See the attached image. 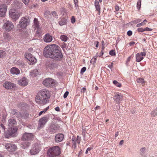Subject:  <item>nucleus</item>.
<instances>
[{
    "label": "nucleus",
    "instance_id": "56",
    "mask_svg": "<svg viewBox=\"0 0 157 157\" xmlns=\"http://www.w3.org/2000/svg\"><path fill=\"white\" fill-rule=\"evenodd\" d=\"M95 8H96V10H100V5L99 6H95Z\"/></svg>",
    "mask_w": 157,
    "mask_h": 157
},
{
    "label": "nucleus",
    "instance_id": "18",
    "mask_svg": "<svg viewBox=\"0 0 157 157\" xmlns=\"http://www.w3.org/2000/svg\"><path fill=\"white\" fill-rule=\"evenodd\" d=\"M44 40L46 42H50L52 40V37L48 34H46L44 37Z\"/></svg>",
    "mask_w": 157,
    "mask_h": 157
},
{
    "label": "nucleus",
    "instance_id": "7",
    "mask_svg": "<svg viewBox=\"0 0 157 157\" xmlns=\"http://www.w3.org/2000/svg\"><path fill=\"white\" fill-rule=\"evenodd\" d=\"M14 25L13 23L9 21H4V24L3 25V28L5 29L7 31H10L13 29Z\"/></svg>",
    "mask_w": 157,
    "mask_h": 157
},
{
    "label": "nucleus",
    "instance_id": "34",
    "mask_svg": "<svg viewBox=\"0 0 157 157\" xmlns=\"http://www.w3.org/2000/svg\"><path fill=\"white\" fill-rule=\"evenodd\" d=\"M137 81L138 83L143 84L144 83V81L143 79L141 78H139L137 79Z\"/></svg>",
    "mask_w": 157,
    "mask_h": 157
},
{
    "label": "nucleus",
    "instance_id": "49",
    "mask_svg": "<svg viewBox=\"0 0 157 157\" xmlns=\"http://www.w3.org/2000/svg\"><path fill=\"white\" fill-rule=\"evenodd\" d=\"M127 33L128 36H131L132 34V32L131 30H129L128 31Z\"/></svg>",
    "mask_w": 157,
    "mask_h": 157
},
{
    "label": "nucleus",
    "instance_id": "41",
    "mask_svg": "<svg viewBox=\"0 0 157 157\" xmlns=\"http://www.w3.org/2000/svg\"><path fill=\"white\" fill-rule=\"evenodd\" d=\"M1 128L2 130L3 131H4L5 129V127L4 126V125L2 124H0V128Z\"/></svg>",
    "mask_w": 157,
    "mask_h": 157
},
{
    "label": "nucleus",
    "instance_id": "30",
    "mask_svg": "<svg viewBox=\"0 0 157 157\" xmlns=\"http://www.w3.org/2000/svg\"><path fill=\"white\" fill-rule=\"evenodd\" d=\"M151 115L152 117H155L157 115V108L151 113Z\"/></svg>",
    "mask_w": 157,
    "mask_h": 157
},
{
    "label": "nucleus",
    "instance_id": "59",
    "mask_svg": "<svg viewBox=\"0 0 157 157\" xmlns=\"http://www.w3.org/2000/svg\"><path fill=\"white\" fill-rule=\"evenodd\" d=\"M55 110L58 112L60 111V109L59 107H57L55 108Z\"/></svg>",
    "mask_w": 157,
    "mask_h": 157
},
{
    "label": "nucleus",
    "instance_id": "3",
    "mask_svg": "<svg viewBox=\"0 0 157 157\" xmlns=\"http://www.w3.org/2000/svg\"><path fill=\"white\" fill-rule=\"evenodd\" d=\"M17 122L15 119L10 118L8 121L9 128L8 132L5 134V136L9 138L11 136H14V134L17 131L18 128L16 126Z\"/></svg>",
    "mask_w": 157,
    "mask_h": 157
},
{
    "label": "nucleus",
    "instance_id": "26",
    "mask_svg": "<svg viewBox=\"0 0 157 157\" xmlns=\"http://www.w3.org/2000/svg\"><path fill=\"white\" fill-rule=\"evenodd\" d=\"M144 57L140 55L139 53H138L136 55V61L137 62H140L143 59Z\"/></svg>",
    "mask_w": 157,
    "mask_h": 157
},
{
    "label": "nucleus",
    "instance_id": "27",
    "mask_svg": "<svg viewBox=\"0 0 157 157\" xmlns=\"http://www.w3.org/2000/svg\"><path fill=\"white\" fill-rule=\"evenodd\" d=\"M60 39L63 41L66 42L67 41L68 38L67 36L65 35H62L60 36Z\"/></svg>",
    "mask_w": 157,
    "mask_h": 157
},
{
    "label": "nucleus",
    "instance_id": "31",
    "mask_svg": "<svg viewBox=\"0 0 157 157\" xmlns=\"http://www.w3.org/2000/svg\"><path fill=\"white\" fill-rule=\"evenodd\" d=\"M113 84L117 86L118 87H121V83H119L116 80H114L113 82Z\"/></svg>",
    "mask_w": 157,
    "mask_h": 157
},
{
    "label": "nucleus",
    "instance_id": "46",
    "mask_svg": "<svg viewBox=\"0 0 157 157\" xmlns=\"http://www.w3.org/2000/svg\"><path fill=\"white\" fill-rule=\"evenodd\" d=\"M145 31H150L152 30V29L149 28L148 27H146V28H144Z\"/></svg>",
    "mask_w": 157,
    "mask_h": 157
},
{
    "label": "nucleus",
    "instance_id": "11",
    "mask_svg": "<svg viewBox=\"0 0 157 157\" xmlns=\"http://www.w3.org/2000/svg\"><path fill=\"white\" fill-rule=\"evenodd\" d=\"M40 151L37 144H35L32 145L30 151V153L31 155H35L38 154Z\"/></svg>",
    "mask_w": 157,
    "mask_h": 157
},
{
    "label": "nucleus",
    "instance_id": "9",
    "mask_svg": "<svg viewBox=\"0 0 157 157\" xmlns=\"http://www.w3.org/2000/svg\"><path fill=\"white\" fill-rule=\"evenodd\" d=\"M35 138V136L32 133H25L22 137L23 140L30 141L33 140Z\"/></svg>",
    "mask_w": 157,
    "mask_h": 157
},
{
    "label": "nucleus",
    "instance_id": "5",
    "mask_svg": "<svg viewBox=\"0 0 157 157\" xmlns=\"http://www.w3.org/2000/svg\"><path fill=\"white\" fill-rule=\"evenodd\" d=\"M30 20L25 17L21 18L19 22L18 25L22 29H25L29 24Z\"/></svg>",
    "mask_w": 157,
    "mask_h": 157
},
{
    "label": "nucleus",
    "instance_id": "8",
    "mask_svg": "<svg viewBox=\"0 0 157 157\" xmlns=\"http://www.w3.org/2000/svg\"><path fill=\"white\" fill-rule=\"evenodd\" d=\"M55 81L50 78H48L45 79L43 82V84L48 87H51L54 85Z\"/></svg>",
    "mask_w": 157,
    "mask_h": 157
},
{
    "label": "nucleus",
    "instance_id": "20",
    "mask_svg": "<svg viewBox=\"0 0 157 157\" xmlns=\"http://www.w3.org/2000/svg\"><path fill=\"white\" fill-rule=\"evenodd\" d=\"M25 141V142H22L21 144V146L22 148L25 149L31 145V143L29 141Z\"/></svg>",
    "mask_w": 157,
    "mask_h": 157
},
{
    "label": "nucleus",
    "instance_id": "60",
    "mask_svg": "<svg viewBox=\"0 0 157 157\" xmlns=\"http://www.w3.org/2000/svg\"><path fill=\"white\" fill-rule=\"evenodd\" d=\"M141 19H138L137 20H135L134 21V22H135L138 23V22H141Z\"/></svg>",
    "mask_w": 157,
    "mask_h": 157
},
{
    "label": "nucleus",
    "instance_id": "23",
    "mask_svg": "<svg viewBox=\"0 0 157 157\" xmlns=\"http://www.w3.org/2000/svg\"><path fill=\"white\" fill-rule=\"evenodd\" d=\"M10 15L11 17L15 21L18 19L20 17L19 13H12Z\"/></svg>",
    "mask_w": 157,
    "mask_h": 157
},
{
    "label": "nucleus",
    "instance_id": "64",
    "mask_svg": "<svg viewBox=\"0 0 157 157\" xmlns=\"http://www.w3.org/2000/svg\"><path fill=\"white\" fill-rule=\"evenodd\" d=\"M95 43H96V47H98V45H99L98 42L97 41H96V42H95Z\"/></svg>",
    "mask_w": 157,
    "mask_h": 157
},
{
    "label": "nucleus",
    "instance_id": "6",
    "mask_svg": "<svg viewBox=\"0 0 157 157\" xmlns=\"http://www.w3.org/2000/svg\"><path fill=\"white\" fill-rule=\"evenodd\" d=\"M53 115L51 114L47 115L41 118L39 120L38 128L43 127L46 123L50 119V117H52Z\"/></svg>",
    "mask_w": 157,
    "mask_h": 157
},
{
    "label": "nucleus",
    "instance_id": "62",
    "mask_svg": "<svg viewBox=\"0 0 157 157\" xmlns=\"http://www.w3.org/2000/svg\"><path fill=\"white\" fill-rule=\"evenodd\" d=\"M115 9L117 11H118L119 10V6H116Z\"/></svg>",
    "mask_w": 157,
    "mask_h": 157
},
{
    "label": "nucleus",
    "instance_id": "33",
    "mask_svg": "<svg viewBox=\"0 0 157 157\" xmlns=\"http://www.w3.org/2000/svg\"><path fill=\"white\" fill-rule=\"evenodd\" d=\"M6 56V53L4 51L0 50V58H2Z\"/></svg>",
    "mask_w": 157,
    "mask_h": 157
},
{
    "label": "nucleus",
    "instance_id": "14",
    "mask_svg": "<svg viewBox=\"0 0 157 157\" xmlns=\"http://www.w3.org/2000/svg\"><path fill=\"white\" fill-rule=\"evenodd\" d=\"M3 86L6 89L14 88L16 87L15 84L10 82H6L3 84Z\"/></svg>",
    "mask_w": 157,
    "mask_h": 157
},
{
    "label": "nucleus",
    "instance_id": "22",
    "mask_svg": "<svg viewBox=\"0 0 157 157\" xmlns=\"http://www.w3.org/2000/svg\"><path fill=\"white\" fill-rule=\"evenodd\" d=\"M34 25L35 26V28L36 29V32L38 33H40V32L38 31V30L39 29V25L38 20L37 18H35L34 20Z\"/></svg>",
    "mask_w": 157,
    "mask_h": 157
},
{
    "label": "nucleus",
    "instance_id": "24",
    "mask_svg": "<svg viewBox=\"0 0 157 157\" xmlns=\"http://www.w3.org/2000/svg\"><path fill=\"white\" fill-rule=\"evenodd\" d=\"M123 97L121 94H118L114 97V99L116 102H119L120 101L122 100Z\"/></svg>",
    "mask_w": 157,
    "mask_h": 157
},
{
    "label": "nucleus",
    "instance_id": "43",
    "mask_svg": "<svg viewBox=\"0 0 157 157\" xmlns=\"http://www.w3.org/2000/svg\"><path fill=\"white\" fill-rule=\"evenodd\" d=\"M86 70V68L85 67H83L81 70V73H83Z\"/></svg>",
    "mask_w": 157,
    "mask_h": 157
},
{
    "label": "nucleus",
    "instance_id": "45",
    "mask_svg": "<svg viewBox=\"0 0 157 157\" xmlns=\"http://www.w3.org/2000/svg\"><path fill=\"white\" fill-rule=\"evenodd\" d=\"M69 94V92L68 91H66L64 93L63 95V98H66L67 97V95Z\"/></svg>",
    "mask_w": 157,
    "mask_h": 157
},
{
    "label": "nucleus",
    "instance_id": "2",
    "mask_svg": "<svg viewBox=\"0 0 157 157\" xmlns=\"http://www.w3.org/2000/svg\"><path fill=\"white\" fill-rule=\"evenodd\" d=\"M50 97L49 91L46 89L40 91L36 97V102L40 104H45L48 102Z\"/></svg>",
    "mask_w": 157,
    "mask_h": 157
},
{
    "label": "nucleus",
    "instance_id": "25",
    "mask_svg": "<svg viewBox=\"0 0 157 157\" xmlns=\"http://www.w3.org/2000/svg\"><path fill=\"white\" fill-rule=\"evenodd\" d=\"M3 36L5 40L8 41L11 38V36L9 33H4L3 34Z\"/></svg>",
    "mask_w": 157,
    "mask_h": 157
},
{
    "label": "nucleus",
    "instance_id": "28",
    "mask_svg": "<svg viewBox=\"0 0 157 157\" xmlns=\"http://www.w3.org/2000/svg\"><path fill=\"white\" fill-rule=\"evenodd\" d=\"M38 70L37 69H35L32 71L30 72V74L33 76H36L38 75Z\"/></svg>",
    "mask_w": 157,
    "mask_h": 157
},
{
    "label": "nucleus",
    "instance_id": "36",
    "mask_svg": "<svg viewBox=\"0 0 157 157\" xmlns=\"http://www.w3.org/2000/svg\"><path fill=\"white\" fill-rule=\"evenodd\" d=\"M141 0H139L137 2V7L138 9L140 10V8L141 6Z\"/></svg>",
    "mask_w": 157,
    "mask_h": 157
},
{
    "label": "nucleus",
    "instance_id": "52",
    "mask_svg": "<svg viewBox=\"0 0 157 157\" xmlns=\"http://www.w3.org/2000/svg\"><path fill=\"white\" fill-rule=\"evenodd\" d=\"M145 147H143V148H142L141 149H140V151L142 153H144V152L145 151Z\"/></svg>",
    "mask_w": 157,
    "mask_h": 157
},
{
    "label": "nucleus",
    "instance_id": "40",
    "mask_svg": "<svg viewBox=\"0 0 157 157\" xmlns=\"http://www.w3.org/2000/svg\"><path fill=\"white\" fill-rule=\"evenodd\" d=\"M137 30L139 32H143L145 31L144 29H143L142 28H139Z\"/></svg>",
    "mask_w": 157,
    "mask_h": 157
},
{
    "label": "nucleus",
    "instance_id": "1",
    "mask_svg": "<svg viewBox=\"0 0 157 157\" xmlns=\"http://www.w3.org/2000/svg\"><path fill=\"white\" fill-rule=\"evenodd\" d=\"M44 56L56 61H60L63 58V55L59 47L55 44L48 45L45 47L43 52Z\"/></svg>",
    "mask_w": 157,
    "mask_h": 157
},
{
    "label": "nucleus",
    "instance_id": "19",
    "mask_svg": "<svg viewBox=\"0 0 157 157\" xmlns=\"http://www.w3.org/2000/svg\"><path fill=\"white\" fill-rule=\"evenodd\" d=\"M48 129L50 132H55L57 129V127L55 124L52 123L49 126Z\"/></svg>",
    "mask_w": 157,
    "mask_h": 157
},
{
    "label": "nucleus",
    "instance_id": "39",
    "mask_svg": "<svg viewBox=\"0 0 157 157\" xmlns=\"http://www.w3.org/2000/svg\"><path fill=\"white\" fill-rule=\"evenodd\" d=\"M52 15L53 16V17H55L56 18L57 17V14L56 13L55 11L52 12Z\"/></svg>",
    "mask_w": 157,
    "mask_h": 157
},
{
    "label": "nucleus",
    "instance_id": "4",
    "mask_svg": "<svg viewBox=\"0 0 157 157\" xmlns=\"http://www.w3.org/2000/svg\"><path fill=\"white\" fill-rule=\"evenodd\" d=\"M61 153L60 147L58 146H54L50 147L48 150L47 154L49 157H56Z\"/></svg>",
    "mask_w": 157,
    "mask_h": 157
},
{
    "label": "nucleus",
    "instance_id": "35",
    "mask_svg": "<svg viewBox=\"0 0 157 157\" xmlns=\"http://www.w3.org/2000/svg\"><path fill=\"white\" fill-rule=\"evenodd\" d=\"M98 57L97 56H94L93 59H92L90 61V63H95L97 60V58Z\"/></svg>",
    "mask_w": 157,
    "mask_h": 157
},
{
    "label": "nucleus",
    "instance_id": "21",
    "mask_svg": "<svg viewBox=\"0 0 157 157\" xmlns=\"http://www.w3.org/2000/svg\"><path fill=\"white\" fill-rule=\"evenodd\" d=\"M11 73L13 75H17L20 73V71L18 69L15 67L11 68L10 71Z\"/></svg>",
    "mask_w": 157,
    "mask_h": 157
},
{
    "label": "nucleus",
    "instance_id": "57",
    "mask_svg": "<svg viewBox=\"0 0 157 157\" xmlns=\"http://www.w3.org/2000/svg\"><path fill=\"white\" fill-rule=\"evenodd\" d=\"M135 44V42L134 41H131L129 43V45L130 46H132L134 45Z\"/></svg>",
    "mask_w": 157,
    "mask_h": 157
},
{
    "label": "nucleus",
    "instance_id": "37",
    "mask_svg": "<svg viewBox=\"0 0 157 157\" xmlns=\"http://www.w3.org/2000/svg\"><path fill=\"white\" fill-rule=\"evenodd\" d=\"M109 54L112 56H115V51L112 50H111L109 52Z\"/></svg>",
    "mask_w": 157,
    "mask_h": 157
},
{
    "label": "nucleus",
    "instance_id": "17",
    "mask_svg": "<svg viewBox=\"0 0 157 157\" xmlns=\"http://www.w3.org/2000/svg\"><path fill=\"white\" fill-rule=\"evenodd\" d=\"M10 115L12 116L15 115L17 117L19 118L21 117V114L17 110L13 109L11 110Z\"/></svg>",
    "mask_w": 157,
    "mask_h": 157
},
{
    "label": "nucleus",
    "instance_id": "13",
    "mask_svg": "<svg viewBox=\"0 0 157 157\" xmlns=\"http://www.w3.org/2000/svg\"><path fill=\"white\" fill-rule=\"evenodd\" d=\"M25 57L31 63H35L36 61V59L29 53H26L25 54Z\"/></svg>",
    "mask_w": 157,
    "mask_h": 157
},
{
    "label": "nucleus",
    "instance_id": "29",
    "mask_svg": "<svg viewBox=\"0 0 157 157\" xmlns=\"http://www.w3.org/2000/svg\"><path fill=\"white\" fill-rule=\"evenodd\" d=\"M66 22L67 20L63 18L59 22V23L60 25H63L65 24L66 23Z\"/></svg>",
    "mask_w": 157,
    "mask_h": 157
},
{
    "label": "nucleus",
    "instance_id": "15",
    "mask_svg": "<svg viewBox=\"0 0 157 157\" xmlns=\"http://www.w3.org/2000/svg\"><path fill=\"white\" fill-rule=\"evenodd\" d=\"M64 138V136L63 134L59 133L56 135L55 139V141L59 143L62 141Z\"/></svg>",
    "mask_w": 157,
    "mask_h": 157
},
{
    "label": "nucleus",
    "instance_id": "54",
    "mask_svg": "<svg viewBox=\"0 0 157 157\" xmlns=\"http://www.w3.org/2000/svg\"><path fill=\"white\" fill-rule=\"evenodd\" d=\"M146 53L145 52H142L140 53V55L141 56H146Z\"/></svg>",
    "mask_w": 157,
    "mask_h": 157
},
{
    "label": "nucleus",
    "instance_id": "48",
    "mask_svg": "<svg viewBox=\"0 0 157 157\" xmlns=\"http://www.w3.org/2000/svg\"><path fill=\"white\" fill-rule=\"evenodd\" d=\"M94 5L95 6H98L99 5V2L97 0H95L94 2Z\"/></svg>",
    "mask_w": 157,
    "mask_h": 157
},
{
    "label": "nucleus",
    "instance_id": "10",
    "mask_svg": "<svg viewBox=\"0 0 157 157\" xmlns=\"http://www.w3.org/2000/svg\"><path fill=\"white\" fill-rule=\"evenodd\" d=\"M7 6L5 4H0V17H4L7 11Z\"/></svg>",
    "mask_w": 157,
    "mask_h": 157
},
{
    "label": "nucleus",
    "instance_id": "53",
    "mask_svg": "<svg viewBox=\"0 0 157 157\" xmlns=\"http://www.w3.org/2000/svg\"><path fill=\"white\" fill-rule=\"evenodd\" d=\"M82 90H81V92H82L83 93H84L86 91V89L85 87H83L82 88Z\"/></svg>",
    "mask_w": 157,
    "mask_h": 157
},
{
    "label": "nucleus",
    "instance_id": "16",
    "mask_svg": "<svg viewBox=\"0 0 157 157\" xmlns=\"http://www.w3.org/2000/svg\"><path fill=\"white\" fill-rule=\"evenodd\" d=\"M18 82L19 85L22 86H25L28 84L27 80L26 78L24 77L18 80Z\"/></svg>",
    "mask_w": 157,
    "mask_h": 157
},
{
    "label": "nucleus",
    "instance_id": "51",
    "mask_svg": "<svg viewBox=\"0 0 157 157\" xmlns=\"http://www.w3.org/2000/svg\"><path fill=\"white\" fill-rule=\"evenodd\" d=\"M75 18L73 16L72 17V18L71 19V22L73 23L75 22Z\"/></svg>",
    "mask_w": 157,
    "mask_h": 157
},
{
    "label": "nucleus",
    "instance_id": "44",
    "mask_svg": "<svg viewBox=\"0 0 157 157\" xmlns=\"http://www.w3.org/2000/svg\"><path fill=\"white\" fill-rule=\"evenodd\" d=\"M102 50H103L105 48V44L104 41L102 40L101 41Z\"/></svg>",
    "mask_w": 157,
    "mask_h": 157
},
{
    "label": "nucleus",
    "instance_id": "50",
    "mask_svg": "<svg viewBox=\"0 0 157 157\" xmlns=\"http://www.w3.org/2000/svg\"><path fill=\"white\" fill-rule=\"evenodd\" d=\"M144 25V23H143V22H142L140 23L137 24L136 25V27H139L141 26Z\"/></svg>",
    "mask_w": 157,
    "mask_h": 157
},
{
    "label": "nucleus",
    "instance_id": "55",
    "mask_svg": "<svg viewBox=\"0 0 157 157\" xmlns=\"http://www.w3.org/2000/svg\"><path fill=\"white\" fill-rule=\"evenodd\" d=\"M46 112L44 110H43L40 111L39 113V116H40L43 113H45Z\"/></svg>",
    "mask_w": 157,
    "mask_h": 157
},
{
    "label": "nucleus",
    "instance_id": "12",
    "mask_svg": "<svg viewBox=\"0 0 157 157\" xmlns=\"http://www.w3.org/2000/svg\"><path fill=\"white\" fill-rule=\"evenodd\" d=\"M5 147L7 150L10 152L15 151L17 148L16 146L14 144L10 143L6 144Z\"/></svg>",
    "mask_w": 157,
    "mask_h": 157
},
{
    "label": "nucleus",
    "instance_id": "42",
    "mask_svg": "<svg viewBox=\"0 0 157 157\" xmlns=\"http://www.w3.org/2000/svg\"><path fill=\"white\" fill-rule=\"evenodd\" d=\"M76 146V141H74L72 142V147L75 148Z\"/></svg>",
    "mask_w": 157,
    "mask_h": 157
},
{
    "label": "nucleus",
    "instance_id": "38",
    "mask_svg": "<svg viewBox=\"0 0 157 157\" xmlns=\"http://www.w3.org/2000/svg\"><path fill=\"white\" fill-rule=\"evenodd\" d=\"M74 4H75V6L76 8L78 7V0H74Z\"/></svg>",
    "mask_w": 157,
    "mask_h": 157
},
{
    "label": "nucleus",
    "instance_id": "47",
    "mask_svg": "<svg viewBox=\"0 0 157 157\" xmlns=\"http://www.w3.org/2000/svg\"><path fill=\"white\" fill-rule=\"evenodd\" d=\"M77 142L78 144H79L80 142V137L78 136H77Z\"/></svg>",
    "mask_w": 157,
    "mask_h": 157
},
{
    "label": "nucleus",
    "instance_id": "32",
    "mask_svg": "<svg viewBox=\"0 0 157 157\" xmlns=\"http://www.w3.org/2000/svg\"><path fill=\"white\" fill-rule=\"evenodd\" d=\"M56 63H52L48 65V67L50 69H53L56 67Z\"/></svg>",
    "mask_w": 157,
    "mask_h": 157
},
{
    "label": "nucleus",
    "instance_id": "63",
    "mask_svg": "<svg viewBox=\"0 0 157 157\" xmlns=\"http://www.w3.org/2000/svg\"><path fill=\"white\" fill-rule=\"evenodd\" d=\"M124 143V140H121V141L120 142L119 144L120 145H121L123 144Z\"/></svg>",
    "mask_w": 157,
    "mask_h": 157
},
{
    "label": "nucleus",
    "instance_id": "58",
    "mask_svg": "<svg viewBox=\"0 0 157 157\" xmlns=\"http://www.w3.org/2000/svg\"><path fill=\"white\" fill-rule=\"evenodd\" d=\"M113 63H112L110 65H109L108 67L110 69H111L113 68Z\"/></svg>",
    "mask_w": 157,
    "mask_h": 157
},
{
    "label": "nucleus",
    "instance_id": "61",
    "mask_svg": "<svg viewBox=\"0 0 157 157\" xmlns=\"http://www.w3.org/2000/svg\"><path fill=\"white\" fill-rule=\"evenodd\" d=\"M23 2L25 5H28V4L29 2L26 0H24Z\"/></svg>",
    "mask_w": 157,
    "mask_h": 157
}]
</instances>
